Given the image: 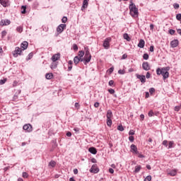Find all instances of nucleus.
<instances>
[{
  "mask_svg": "<svg viewBox=\"0 0 181 181\" xmlns=\"http://www.w3.org/2000/svg\"><path fill=\"white\" fill-rule=\"evenodd\" d=\"M169 70H170V66H165L163 68H157L156 74L157 76H163V80L169 78Z\"/></svg>",
  "mask_w": 181,
  "mask_h": 181,
  "instance_id": "f257e3e1",
  "label": "nucleus"
},
{
  "mask_svg": "<svg viewBox=\"0 0 181 181\" xmlns=\"http://www.w3.org/2000/svg\"><path fill=\"white\" fill-rule=\"evenodd\" d=\"M130 4L129 6V15L132 16V18H138V15H139V13L138 12V8H136V6L134 2H132V0H130Z\"/></svg>",
  "mask_w": 181,
  "mask_h": 181,
  "instance_id": "f03ea898",
  "label": "nucleus"
},
{
  "mask_svg": "<svg viewBox=\"0 0 181 181\" xmlns=\"http://www.w3.org/2000/svg\"><path fill=\"white\" fill-rule=\"evenodd\" d=\"M85 55L83 59H85L86 63H90L91 62V53H90V49L88 47H84Z\"/></svg>",
  "mask_w": 181,
  "mask_h": 181,
  "instance_id": "7ed1b4c3",
  "label": "nucleus"
},
{
  "mask_svg": "<svg viewBox=\"0 0 181 181\" xmlns=\"http://www.w3.org/2000/svg\"><path fill=\"white\" fill-rule=\"evenodd\" d=\"M111 37H107L105 39V40L103 41V46L104 47V49H105L106 50H108V49H110V43H111Z\"/></svg>",
  "mask_w": 181,
  "mask_h": 181,
  "instance_id": "20e7f679",
  "label": "nucleus"
},
{
  "mask_svg": "<svg viewBox=\"0 0 181 181\" xmlns=\"http://www.w3.org/2000/svg\"><path fill=\"white\" fill-rule=\"evenodd\" d=\"M23 49H21L19 47H16L15 50L13 52V57H18V56H22Z\"/></svg>",
  "mask_w": 181,
  "mask_h": 181,
  "instance_id": "39448f33",
  "label": "nucleus"
},
{
  "mask_svg": "<svg viewBox=\"0 0 181 181\" xmlns=\"http://www.w3.org/2000/svg\"><path fill=\"white\" fill-rule=\"evenodd\" d=\"M135 76L136 77V78H138V80L141 81V83H142V84H145V83H146V78L145 75H140L139 74H136Z\"/></svg>",
  "mask_w": 181,
  "mask_h": 181,
  "instance_id": "423d86ee",
  "label": "nucleus"
},
{
  "mask_svg": "<svg viewBox=\"0 0 181 181\" xmlns=\"http://www.w3.org/2000/svg\"><path fill=\"white\" fill-rule=\"evenodd\" d=\"M90 173H98L100 172V168L97 166V164H93L90 169L89 170Z\"/></svg>",
  "mask_w": 181,
  "mask_h": 181,
  "instance_id": "0eeeda50",
  "label": "nucleus"
},
{
  "mask_svg": "<svg viewBox=\"0 0 181 181\" xmlns=\"http://www.w3.org/2000/svg\"><path fill=\"white\" fill-rule=\"evenodd\" d=\"M66 24H60L57 28V32H58V33H63L64 29H66Z\"/></svg>",
  "mask_w": 181,
  "mask_h": 181,
  "instance_id": "6e6552de",
  "label": "nucleus"
},
{
  "mask_svg": "<svg viewBox=\"0 0 181 181\" xmlns=\"http://www.w3.org/2000/svg\"><path fill=\"white\" fill-rule=\"evenodd\" d=\"M23 129L24 131H26V132H32L33 127H32V125L30 124H27L23 125Z\"/></svg>",
  "mask_w": 181,
  "mask_h": 181,
  "instance_id": "1a4fd4ad",
  "label": "nucleus"
},
{
  "mask_svg": "<svg viewBox=\"0 0 181 181\" xmlns=\"http://www.w3.org/2000/svg\"><path fill=\"white\" fill-rule=\"evenodd\" d=\"M9 25H11V20L9 19H3L0 21V26H8Z\"/></svg>",
  "mask_w": 181,
  "mask_h": 181,
  "instance_id": "9d476101",
  "label": "nucleus"
},
{
  "mask_svg": "<svg viewBox=\"0 0 181 181\" xmlns=\"http://www.w3.org/2000/svg\"><path fill=\"white\" fill-rule=\"evenodd\" d=\"M142 69L145 70V71H148L151 70V66H149V63L148 62H143Z\"/></svg>",
  "mask_w": 181,
  "mask_h": 181,
  "instance_id": "9b49d317",
  "label": "nucleus"
},
{
  "mask_svg": "<svg viewBox=\"0 0 181 181\" xmlns=\"http://www.w3.org/2000/svg\"><path fill=\"white\" fill-rule=\"evenodd\" d=\"M170 46L173 48L177 47L179 46V40H173L170 42Z\"/></svg>",
  "mask_w": 181,
  "mask_h": 181,
  "instance_id": "f8f14e48",
  "label": "nucleus"
},
{
  "mask_svg": "<svg viewBox=\"0 0 181 181\" xmlns=\"http://www.w3.org/2000/svg\"><path fill=\"white\" fill-rule=\"evenodd\" d=\"M28 46H29L28 41H24L21 44V47L23 51L26 50L28 49Z\"/></svg>",
  "mask_w": 181,
  "mask_h": 181,
  "instance_id": "ddd939ff",
  "label": "nucleus"
},
{
  "mask_svg": "<svg viewBox=\"0 0 181 181\" xmlns=\"http://www.w3.org/2000/svg\"><path fill=\"white\" fill-rule=\"evenodd\" d=\"M59 59H60V54H55L52 57V61L55 63V62H57V60H59Z\"/></svg>",
  "mask_w": 181,
  "mask_h": 181,
  "instance_id": "4468645a",
  "label": "nucleus"
},
{
  "mask_svg": "<svg viewBox=\"0 0 181 181\" xmlns=\"http://www.w3.org/2000/svg\"><path fill=\"white\" fill-rule=\"evenodd\" d=\"M138 47H140V49H144L145 47V40L141 39L137 45Z\"/></svg>",
  "mask_w": 181,
  "mask_h": 181,
  "instance_id": "2eb2a0df",
  "label": "nucleus"
},
{
  "mask_svg": "<svg viewBox=\"0 0 181 181\" xmlns=\"http://www.w3.org/2000/svg\"><path fill=\"white\" fill-rule=\"evenodd\" d=\"M88 152L92 153V155H97V148L95 147H90L88 148Z\"/></svg>",
  "mask_w": 181,
  "mask_h": 181,
  "instance_id": "dca6fc26",
  "label": "nucleus"
},
{
  "mask_svg": "<svg viewBox=\"0 0 181 181\" xmlns=\"http://www.w3.org/2000/svg\"><path fill=\"white\" fill-rule=\"evenodd\" d=\"M136 151H138V147H136L135 144H132L130 146V152H132V153H134V152H136Z\"/></svg>",
  "mask_w": 181,
  "mask_h": 181,
  "instance_id": "f3484780",
  "label": "nucleus"
},
{
  "mask_svg": "<svg viewBox=\"0 0 181 181\" xmlns=\"http://www.w3.org/2000/svg\"><path fill=\"white\" fill-rule=\"evenodd\" d=\"M0 4L4 6V8H8L9 6L8 1L6 0H0Z\"/></svg>",
  "mask_w": 181,
  "mask_h": 181,
  "instance_id": "a211bd4d",
  "label": "nucleus"
},
{
  "mask_svg": "<svg viewBox=\"0 0 181 181\" xmlns=\"http://www.w3.org/2000/svg\"><path fill=\"white\" fill-rule=\"evenodd\" d=\"M134 155H137L138 158H140L141 159L145 158V156L141 153H139V151H138V150L136 151V152L133 153Z\"/></svg>",
  "mask_w": 181,
  "mask_h": 181,
  "instance_id": "6ab92c4d",
  "label": "nucleus"
},
{
  "mask_svg": "<svg viewBox=\"0 0 181 181\" xmlns=\"http://www.w3.org/2000/svg\"><path fill=\"white\" fill-rule=\"evenodd\" d=\"M88 7V1H86L83 0V4L81 6V11H84V9H86Z\"/></svg>",
  "mask_w": 181,
  "mask_h": 181,
  "instance_id": "aec40b11",
  "label": "nucleus"
},
{
  "mask_svg": "<svg viewBox=\"0 0 181 181\" xmlns=\"http://www.w3.org/2000/svg\"><path fill=\"white\" fill-rule=\"evenodd\" d=\"M172 148H175V141H168V149H172Z\"/></svg>",
  "mask_w": 181,
  "mask_h": 181,
  "instance_id": "412c9836",
  "label": "nucleus"
},
{
  "mask_svg": "<svg viewBox=\"0 0 181 181\" xmlns=\"http://www.w3.org/2000/svg\"><path fill=\"white\" fill-rule=\"evenodd\" d=\"M112 117H113L112 111H111V110H108L107 112L106 117L107 119H111Z\"/></svg>",
  "mask_w": 181,
  "mask_h": 181,
  "instance_id": "4be33fe9",
  "label": "nucleus"
},
{
  "mask_svg": "<svg viewBox=\"0 0 181 181\" xmlns=\"http://www.w3.org/2000/svg\"><path fill=\"white\" fill-rule=\"evenodd\" d=\"M141 169H142V166L141 165H136L134 168V173H139L141 171Z\"/></svg>",
  "mask_w": 181,
  "mask_h": 181,
  "instance_id": "5701e85b",
  "label": "nucleus"
},
{
  "mask_svg": "<svg viewBox=\"0 0 181 181\" xmlns=\"http://www.w3.org/2000/svg\"><path fill=\"white\" fill-rule=\"evenodd\" d=\"M177 174V171L176 170H172L168 173V175H170V176H176Z\"/></svg>",
  "mask_w": 181,
  "mask_h": 181,
  "instance_id": "b1692460",
  "label": "nucleus"
},
{
  "mask_svg": "<svg viewBox=\"0 0 181 181\" xmlns=\"http://www.w3.org/2000/svg\"><path fill=\"white\" fill-rule=\"evenodd\" d=\"M123 37H124V39H125V40H127V42H131V37H129L128 33H124L123 35Z\"/></svg>",
  "mask_w": 181,
  "mask_h": 181,
  "instance_id": "393cba45",
  "label": "nucleus"
},
{
  "mask_svg": "<svg viewBox=\"0 0 181 181\" xmlns=\"http://www.w3.org/2000/svg\"><path fill=\"white\" fill-rule=\"evenodd\" d=\"M45 78H47V80H52V78H53V74L52 73L46 74Z\"/></svg>",
  "mask_w": 181,
  "mask_h": 181,
  "instance_id": "a878e982",
  "label": "nucleus"
},
{
  "mask_svg": "<svg viewBox=\"0 0 181 181\" xmlns=\"http://www.w3.org/2000/svg\"><path fill=\"white\" fill-rule=\"evenodd\" d=\"M106 124H107V127H109L110 128H111V126L112 125V119H107V120H106Z\"/></svg>",
  "mask_w": 181,
  "mask_h": 181,
  "instance_id": "bb28decb",
  "label": "nucleus"
},
{
  "mask_svg": "<svg viewBox=\"0 0 181 181\" xmlns=\"http://www.w3.org/2000/svg\"><path fill=\"white\" fill-rule=\"evenodd\" d=\"M74 63L75 66H77L78 64V63H80L79 59H78V56H76L74 58Z\"/></svg>",
  "mask_w": 181,
  "mask_h": 181,
  "instance_id": "cd10ccee",
  "label": "nucleus"
},
{
  "mask_svg": "<svg viewBox=\"0 0 181 181\" xmlns=\"http://www.w3.org/2000/svg\"><path fill=\"white\" fill-rule=\"evenodd\" d=\"M48 166H51V168H54L56 166V161L52 160L49 164Z\"/></svg>",
  "mask_w": 181,
  "mask_h": 181,
  "instance_id": "c85d7f7f",
  "label": "nucleus"
},
{
  "mask_svg": "<svg viewBox=\"0 0 181 181\" xmlns=\"http://www.w3.org/2000/svg\"><path fill=\"white\" fill-rule=\"evenodd\" d=\"M78 60L79 62H83V63L85 64V65H87L88 64V62H86V59L81 57H78Z\"/></svg>",
  "mask_w": 181,
  "mask_h": 181,
  "instance_id": "c756f323",
  "label": "nucleus"
},
{
  "mask_svg": "<svg viewBox=\"0 0 181 181\" xmlns=\"http://www.w3.org/2000/svg\"><path fill=\"white\" fill-rule=\"evenodd\" d=\"M85 52L81 50L78 52V57H84Z\"/></svg>",
  "mask_w": 181,
  "mask_h": 181,
  "instance_id": "7c9ffc66",
  "label": "nucleus"
},
{
  "mask_svg": "<svg viewBox=\"0 0 181 181\" xmlns=\"http://www.w3.org/2000/svg\"><path fill=\"white\" fill-rule=\"evenodd\" d=\"M16 30L18 33H22V32H23V28H22V26H18L17 27Z\"/></svg>",
  "mask_w": 181,
  "mask_h": 181,
  "instance_id": "2f4dec72",
  "label": "nucleus"
},
{
  "mask_svg": "<svg viewBox=\"0 0 181 181\" xmlns=\"http://www.w3.org/2000/svg\"><path fill=\"white\" fill-rule=\"evenodd\" d=\"M21 9H22L21 13L23 14L26 13V6H22Z\"/></svg>",
  "mask_w": 181,
  "mask_h": 181,
  "instance_id": "473e14b6",
  "label": "nucleus"
},
{
  "mask_svg": "<svg viewBox=\"0 0 181 181\" xmlns=\"http://www.w3.org/2000/svg\"><path fill=\"white\" fill-rule=\"evenodd\" d=\"M33 57V52H30L26 58V60H30Z\"/></svg>",
  "mask_w": 181,
  "mask_h": 181,
  "instance_id": "72a5a7b5",
  "label": "nucleus"
},
{
  "mask_svg": "<svg viewBox=\"0 0 181 181\" xmlns=\"http://www.w3.org/2000/svg\"><path fill=\"white\" fill-rule=\"evenodd\" d=\"M117 130L122 132V131H124V126H122V124L117 126Z\"/></svg>",
  "mask_w": 181,
  "mask_h": 181,
  "instance_id": "f704fd0d",
  "label": "nucleus"
},
{
  "mask_svg": "<svg viewBox=\"0 0 181 181\" xmlns=\"http://www.w3.org/2000/svg\"><path fill=\"white\" fill-rule=\"evenodd\" d=\"M169 141H168V140H164L163 142H162V145H163V146H165V148H168V144Z\"/></svg>",
  "mask_w": 181,
  "mask_h": 181,
  "instance_id": "c9c22d12",
  "label": "nucleus"
},
{
  "mask_svg": "<svg viewBox=\"0 0 181 181\" xmlns=\"http://www.w3.org/2000/svg\"><path fill=\"white\" fill-rule=\"evenodd\" d=\"M51 69H56L57 67V64L56 62H53L50 65Z\"/></svg>",
  "mask_w": 181,
  "mask_h": 181,
  "instance_id": "e433bc0d",
  "label": "nucleus"
},
{
  "mask_svg": "<svg viewBox=\"0 0 181 181\" xmlns=\"http://www.w3.org/2000/svg\"><path fill=\"white\" fill-rule=\"evenodd\" d=\"M148 117H153L155 115V112H153V110H150L148 113Z\"/></svg>",
  "mask_w": 181,
  "mask_h": 181,
  "instance_id": "4c0bfd02",
  "label": "nucleus"
},
{
  "mask_svg": "<svg viewBox=\"0 0 181 181\" xmlns=\"http://www.w3.org/2000/svg\"><path fill=\"white\" fill-rule=\"evenodd\" d=\"M7 80H8V79H7L6 78L0 80V85H1V86H3V84H4L5 83H6V81H7Z\"/></svg>",
  "mask_w": 181,
  "mask_h": 181,
  "instance_id": "58836bf2",
  "label": "nucleus"
},
{
  "mask_svg": "<svg viewBox=\"0 0 181 181\" xmlns=\"http://www.w3.org/2000/svg\"><path fill=\"white\" fill-rule=\"evenodd\" d=\"M152 180V176L148 175L146 178H144V181H151Z\"/></svg>",
  "mask_w": 181,
  "mask_h": 181,
  "instance_id": "ea45409f",
  "label": "nucleus"
},
{
  "mask_svg": "<svg viewBox=\"0 0 181 181\" xmlns=\"http://www.w3.org/2000/svg\"><path fill=\"white\" fill-rule=\"evenodd\" d=\"M176 19L177 21H179L181 23V13H178L176 15Z\"/></svg>",
  "mask_w": 181,
  "mask_h": 181,
  "instance_id": "a19ab883",
  "label": "nucleus"
},
{
  "mask_svg": "<svg viewBox=\"0 0 181 181\" xmlns=\"http://www.w3.org/2000/svg\"><path fill=\"white\" fill-rule=\"evenodd\" d=\"M143 59H144V60H148V59H149V54H148L147 53L144 54L143 55Z\"/></svg>",
  "mask_w": 181,
  "mask_h": 181,
  "instance_id": "79ce46f5",
  "label": "nucleus"
},
{
  "mask_svg": "<svg viewBox=\"0 0 181 181\" xmlns=\"http://www.w3.org/2000/svg\"><path fill=\"white\" fill-rule=\"evenodd\" d=\"M168 32H169L170 35H175V33H176V30H175L173 29H170Z\"/></svg>",
  "mask_w": 181,
  "mask_h": 181,
  "instance_id": "37998d69",
  "label": "nucleus"
},
{
  "mask_svg": "<svg viewBox=\"0 0 181 181\" xmlns=\"http://www.w3.org/2000/svg\"><path fill=\"white\" fill-rule=\"evenodd\" d=\"M28 177H29V175L28 174V173L26 172L23 173V177H24L25 179H28Z\"/></svg>",
  "mask_w": 181,
  "mask_h": 181,
  "instance_id": "c03bdc74",
  "label": "nucleus"
},
{
  "mask_svg": "<svg viewBox=\"0 0 181 181\" xmlns=\"http://www.w3.org/2000/svg\"><path fill=\"white\" fill-rule=\"evenodd\" d=\"M6 30H3L2 32H1V37H2V39H4V37H5V36H6Z\"/></svg>",
  "mask_w": 181,
  "mask_h": 181,
  "instance_id": "a18cd8bd",
  "label": "nucleus"
},
{
  "mask_svg": "<svg viewBox=\"0 0 181 181\" xmlns=\"http://www.w3.org/2000/svg\"><path fill=\"white\" fill-rule=\"evenodd\" d=\"M73 49L75 50V52H77V50H78V46H77V45L74 44L73 46Z\"/></svg>",
  "mask_w": 181,
  "mask_h": 181,
  "instance_id": "49530a36",
  "label": "nucleus"
},
{
  "mask_svg": "<svg viewBox=\"0 0 181 181\" xmlns=\"http://www.w3.org/2000/svg\"><path fill=\"white\" fill-rule=\"evenodd\" d=\"M62 23H66L67 22V18L66 16H64L62 19Z\"/></svg>",
  "mask_w": 181,
  "mask_h": 181,
  "instance_id": "de8ad7c7",
  "label": "nucleus"
},
{
  "mask_svg": "<svg viewBox=\"0 0 181 181\" xmlns=\"http://www.w3.org/2000/svg\"><path fill=\"white\" fill-rule=\"evenodd\" d=\"M108 93H110V94H114L115 93V90L112 88H110L108 89Z\"/></svg>",
  "mask_w": 181,
  "mask_h": 181,
  "instance_id": "09e8293b",
  "label": "nucleus"
},
{
  "mask_svg": "<svg viewBox=\"0 0 181 181\" xmlns=\"http://www.w3.org/2000/svg\"><path fill=\"white\" fill-rule=\"evenodd\" d=\"M118 74H125V70H124V69H119V70L118 71Z\"/></svg>",
  "mask_w": 181,
  "mask_h": 181,
  "instance_id": "8fccbe9b",
  "label": "nucleus"
},
{
  "mask_svg": "<svg viewBox=\"0 0 181 181\" xmlns=\"http://www.w3.org/2000/svg\"><path fill=\"white\" fill-rule=\"evenodd\" d=\"M149 93H150V94H153V93H155V88H151L149 89Z\"/></svg>",
  "mask_w": 181,
  "mask_h": 181,
  "instance_id": "3c124183",
  "label": "nucleus"
},
{
  "mask_svg": "<svg viewBox=\"0 0 181 181\" xmlns=\"http://www.w3.org/2000/svg\"><path fill=\"white\" fill-rule=\"evenodd\" d=\"M74 107H75V108H77V110H79L80 104H78V103H75Z\"/></svg>",
  "mask_w": 181,
  "mask_h": 181,
  "instance_id": "603ef678",
  "label": "nucleus"
},
{
  "mask_svg": "<svg viewBox=\"0 0 181 181\" xmlns=\"http://www.w3.org/2000/svg\"><path fill=\"white\" fill-rule=\"evenodd\" d=\"M145 119V115L144 114L140 115V121H144Z\"/></svg>",
  "mask_w": 181,
  "mask_h": 181,
  "instance_id": "864d4df0",
  "label": "nucleus"
},
{
  "mask_svg": "<svg viewBox=\"0 0 181 181\" xmlns=\"http://www.w3.org/2000/svg\"><path fill=\"white\" fill-rule=\"evenodd\" d=\"M94 107H95V108H98L100 107V103L95 102L94 103Z\"/></svg>",
  "mask_w": 181,
  "mask_h": 181,
  "instance_id": "5fc2aeb1",
  "label": "nucleus"
},
{
  "mask_svg": "<svg viewBox=\"0 0 181 181\" xmlns=\"http://www.w3.org/2000/svg\"><path fill=\"white\" fill-rule=\"evenodd\" d=\"M129 135H132H132H135V131H134V130H130V131L129 132Z\"/></svg>",
  "mask_w": 181,
  "mask_h": 181,
  "instance_id": "6e6d98bb",
  "label": "nucleus"
},
{
  "mask_svg": "<svg viewBox=\"0 0 181 181\" xmlns=\"http://www.w3.org/2000/svg\"><path fill=\"white\" fill-rule=\"evenodd\" d=\"M134 136H130L129 137V141L130 142H134Z\"/></svg>",
  "mask_w": 181,
  "mask_h": 181,
  "instance_id": "4d7b16f0",
  "label": "nucleus"
},
{
  "mask_svg": "<svg viewBox=\"0 0 181 181\" xmlns=\"http://www.w3.org/2000/svg\"><path fill=\"white\" fill-rule=\"evenodd\" d=\"M145 77L146 78H151V73L147 72Z\"/></svg>",
  "mask_w": 181,
  "mask_h": 181,
  "instance_id": "13d9d810",
  "label": "nucleus"
},
{
  "mask_svg": "<svg viewBox=\"0 0 181 181\" xmlns=\"http://www.w3.org/2000/svg\"><path fill=\"white\" fill-rule=\"evenodd\" d=\"M173 7L175 9H179V4H177V3L174 4Z\"/></svg>",
  "mask_w": 181,
  "mask_h": 181,
  "instance_id": "bf43d9fd",
  "label": "nucleus"
},
{
  "mask_svg": "<svg viewBox=\"0 0 181 181\" xmlns=\"http://www.w3.org/2000/svg\"><path fill=\"white\" fill-rule=\"evenodd\" d=\"M155 49V47L153 45L150 46L149 48V52H153V50Z\"/></svg>",
  "mask_w": 181,
  "mask_h": 181,
  "instance_id": "052dcab7",
  "label": "nucleus"
},
{
  "mask_svg": "<svg viewBox=\"0 0 181 181\" xmlns=\"http://www.w3.org/2000/svg\"><path fill=\"white\" fill-rule=\"evenodd\" d=\"M128 57V55L127 54H124L122 57V60H125Z\"/></svg>",
  "mask_w": 181,
  "mask_h": 181,
  "instance_id": "680f3d73",
  "label": "nucleus"
},
{
  "mask_svg": "<svg viewBox=\"0 0 181 181\" xmlns=\"http://www.w3.org/2000/svg\"><path fill=\"white\" fill-rule=\"evenodd\" d=\"M109 86H110V87H112V86H114V81L110 80V81H109Z\"/></svg>",
  "mask_w": 181,
  "mask_h": 181,
  "instance_id": "e2e57ef3",
  "label": "nucleus"
},
{
  "mask_svg": "<svg viewBox=\"0 0 181 181\" xmlns=\"http://www.w3.org/2000/svg\"><path fill=\"white\" fill-rule=\"evenodd\" d=\"M73 69V65H69L67 71H71V69Z\"/></svg>",
  "mask_w": 181,
  "mask_h": 181,
  "instance_id": "0e129e2a",
  "label": "nucleus"
},
{
  "mask_svg": "<svg viewBox=\"0 0 181 181\" xmlns=\"http://www.w3.org/2000/svg\"><path fill=\"white\" fill-rule=\"evenodd\" d=\"M90 162H92V163H97V159L93 158H91Z\"/></svg>",
  "mask_w": 181,
  "mask_h": 181,
  "instance_id": "69168bd1",
  "label": "nucleus"
},
{
  "mask_svg": "<svg viewBox=\"0 0 181 181\" xmlns=\"http://www.w3.org/2000/svg\"><path fill=\"white\" fill-rule=\"evenodd\" d=\"M112 71H114V68H113V66H112V67H110V68L109 69V73H110V74H111L112 73Z\"/></svg>",
  "mask_w": 181,
  "mask_h": 181,
  "instance_id": "338daca9",
  "label": "nucleus"
},
{
  "mask_svg": "<svg viewBox=\"0 0 181 181\" xmlns=\"http://www.w3.org/2000/svg\"><path fill=\"white\" fill-rule=\"evenodd\" d=\"M66 136H68L69 138H70L71 136V133L70 132H66Z\"/></svg>",
  "mask_w": 181,
  "mask_h": 181,
  "instance_id": "774afa93",
  "label": "nucleus"
}]
</instances>
